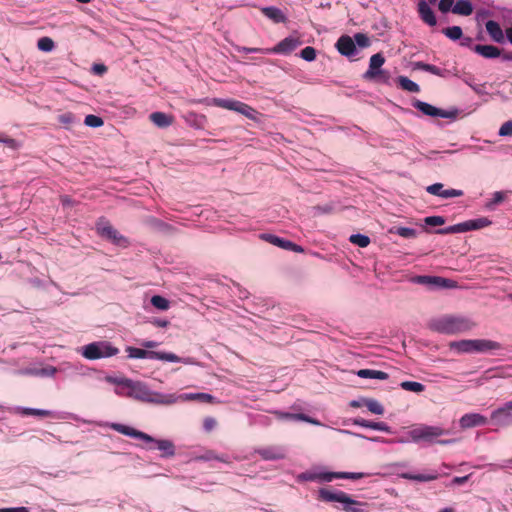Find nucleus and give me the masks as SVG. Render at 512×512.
Wrapping results in <instances>:
<instances>
[{"instance_id":"1a4fd4ad","label":"nucleus","mask_w":512,"mask_h":512,"mask_svg":"<svg viewBox=\"0 0 512 512\" xmlns=\"http://www.w3.org/2000/svg\"><path fill=\"white\" fill-rule=\"evenodd\" d=\"M97 233L105 240L110 241L119 247H126L128 245L127 239L122 236L109 221L101 218L96 223Z\"/></svg>"},{"instance_id":"72a5a7b5","label":"nucleus","mask_w":512,"mask_h":512,"mask_svg":"<svg viewBox=\"0 0 512 512\" xmlns=\"http://www.w3.org/2000/svg\"><path fill=\"white\" fill-rule=\"evenodd\" d=\"M474 51L486 58H494L500 55V50L492 45H476Z\"/></svg>"},{"instance_id":"680f3d73","label":"nucleus","mask_w":512,"mask_h":512,"mask_svg":"<svg viewBox=\"0 0 512 512\" xmlns=\"http://www.w3.org/2000/svg\"><path fill=\"white\" fill-rule=\"evenodd\" d=\"M107 72V66H91L90 73L96 76H102Z\"/></svg>"},{"instance_id":"8fccbe9b","label":"nucleus","mask_w":512,"mask_h":512,"mask_svg":"<svg viewBox=\"0 0 512 512\" xmlns=\"http://www.w3.org/2000/svg\"><path fill=\"white\" fill-rule=\"evenodd\" d=\"M84 123L89 127L98 128L103 125V120L96 115L90 114L85 117Z\"/></svg>"},{"instance_id":"dca6fc26","label":"nucleus","mask_w":512,"mask_h":512,"mask_svg":"<svg viewBox=\"0 0 512 512\" xmlns=\"http://www.w3.org/2000/svg\"><path fill=\"white\" fill-rule=\"evenodd\" d=\"M488 422V418L480 413H466L459 419V426L461 429H470L485 426Z\"/></svg>"},{"instance_id":"338daca9","label":"nucleus","mask_w":512,"mask_h":512,"mask_svg":"<svg viewBox=\"0 0 512 512\" xmlns=\"http://www.w3.org/2000/svg\"><path fill=\"white\" fill-rule=\"evenodd\" d=\"M469 478H470V475H466V476H462V477H454L452 482H453V484H456V485H462L465 482H467Z\"/></svg>"},{"instance_id":"b1692460","label":"nucleus","mask_w":512,"mask_h":512,"mask_svg":"<svg viewBox=\"0 0 512 512\" xmlns=\"http://www.w3.org/2000/svg\"><path fill=\"white\" fill-rule=\"evenodd\" d=\"M423 70L443 77V78H449L452 76H459V71L456 69L455 66H453L451 69H447L445 66H419Z\"/></svg>"},{"instance_id":"09e8293b","label":"nucleus","mask_w":512,"mask_h":512,"mask_svg":"<svg viewBox=\"0 0 512 512\" xmlns=\"http://www.w3.org/2000/svg\"><path fill=\"white\" fill-rule=\"evenodd\" d=\"M37 46L41 51L49 52L53 49L54 42L49 37H42L38 40Z\"/></svg>"},{"instance_id":"ea45409f","label":"nucleus","mask_w":512,"mask_h":512,"mask_svg":"<svg viewBox=\"0 0 512 512\" xmlns=\"http://www.w3.org/2000/svg\"><path fill=\"white\" fill-rule=\"evenodd\" d=\"M400 387L405 391L421 393L425 390V386L420 382L415 381H403L400 383Z\"/></svg>"},{"instance_id":"4d7b16f0","label":"nucleus","mask_w":512,"mask_h":512,"mask_svg":"<svg viewBox=\"0 0 512 512\" xmlns=\"http://www.w3.org/2000/svg\"><path fill=\"white\" fill-rule=\"evenodd\" d=\"M438 281H439L438 282L439 288H456L457 287V283L451 279L439 277Z\"/></svg>"},{"instance_id":"052dcab7","label":"nucleus","mask_w":512,"mask_h":512,"mask_svg":"<svg viewBox=\"0 0 512 512\" xmlns=\"http://www.w3.org/2000/svg\"><path fill=\"white\" fill-rule=\"evenodd\" d=\"M0 142L5 144L7 147H9L10 149H17L18 148V143L15 139L13 138H9V137H0Z\"/></svg>"},{"instance_id":"473e14b6","label":"nucleus","mask_w":512,"mask_h":512,"mask_svg":"<svg viewBox=\"0 0 512 512\" xmlns=\"http://www.w3.org/2000/svg\"><path fill=\"white\" fill-rule=\"evenodd\" d=\"M304 481L330 482L329 472H305L299 476Z\"/></svg>"},{"instance_id":"774afa93","label":"nucleus","mask_w":512,"mask_h":512,"mask_svg":"<svg viewBox=\"0 0 512 512\" xmlns=\"http://www.w3.org/2000/svg\"><path fill=\"white\" fill-rule=\"evenodd\" d=\"M158 345H159L158 342L152 341V340H147V341L142 342V346L145 347L146 350L156 348Z\"/></svg>"},{"instance_id":"4468645a","label":"nucleus","mask_w":512,"mask_h":512,"mask_svg":"<svg viewBox=\"0 0 512 512\" xmlns=\"http://www.w3.org/2000/svg\"><path fill=\"white\" fill-rule=\"evenodd\" d=\"M213 396L208 393H168L167 394V406L173 405L179 402L187 401H200V402H212Z\"/></svg>"},{"instance_id":"39448f33","label":"nucleus","mask_w":512,"mask_h":512,"mask_svg":"<svg viewBox=\"0 0 512 512\" xmlns=\"http://www.w3.org/2000/svg\"><path fill=\"white\" fill-rule=\"evenodd\" d=\"M128 357L131 359H152L171 363H183L185 365H197L198 362L193 357H179L171 352L150 351L128 346L126 347Z\"/></svg>"},{"instance_id":"3c124183","label":"nucleus","mask_w":512,"mask_h":512,"mask_svg":"<svg viewBox=\"0 0 512 512\" xmlns=\"http://www.w3.org/2000/svg\"><path fill=\"white\" fill-rule=\"evenodd\" d=\"M105 380L108 383L116 385L115 393L120 396V392L119 391L121 390L120 389L121 386H123L125 381H128L129 379L128 378H118V377H113V376H106Z\"/></svg>"},{"instance_id":"a211bd4d","label":"nucleus","mask_w":512,"mask_h":512,"mask_svg":"<svg viewBox=\"0 0 512 512\" xmlns=\"http://www.w3.org/2000/svg\"><path fill=\"white\" fill-rule=\"evenodd\" d=\"M263 460H280L284 459L286 456V450L282 446H268L263 448H258L255 450Z\"/></svg>"},{"instance_id":"9d476101","label":"nucleus","mask_w":512,"mask_h":512,"mask_svg":"<svg viewBox=\"0 0 512 512\" xmlns=\"http://www.w3.org/2000/svg\"><path fill=\"white\" fill-rule=\"evenodd\" d=\"M446 433L447 432L441 427L423 425L410 430L408 435L410 441L417 443L419 441L432 442L435 438L445 435Z\"/></svg>"},{"instance_id":"ddd939ff","label":"nucleus","mask_w":512,"mask_h":512,"mask_svg":"<svg viewBox=\"0 0 512 512\" xmlns=\"http://www.w3.org/2000/svg\"><path fill=\"white\" fill-rule=\"evenodd\" d=\"M490 420L493 425L499 428L512 426V401L505 402L493 410Z\"/></svg>"},{"instance_id":"864d4df0","label":"nucleus","mask_w":512,"mask_h":512,"mask_svg":"<svg viewBox=\"0 0 512 512\" xmlns=\"http://www.w3.org/2000/svg\"><path fill=\"white\" fill-rule=\"evenodd\" d=\"M301 57L305 60V61H313L315 59V56H316V50L311 47V46H307L305 47L304 49H302L301 51Z\"/></svg>"},{"instance_id":"9b49d317","label":"nucleus","mask_w":512,"mask_h":512,"mask_svg":"<svg viewBox=\"0 0 512 512\" xmlns=\"http://www.w3.org/2000/svg\"><path fill=\"white\" fill-rule=\"evenodd\" d=\"M413 106L418 109L420 112H422L424 115L431 116V117H440V118H446L454 120L457 118L459 114V110L456 108L449 109V110H443L440 108H437L427 102H423L421 100H416L413 103Z\"/></svg>"},{"instance_id":"603ef678","label":"nucleus","mask_w":512,"mask_h":512,"mask_svg":"<svg viewBox=\"0 0 512 512\" xmlns=\"http://www.w3.org/2000/svg\"><path fill=\"white\" fill-rule=\"evenodd\" d=\"M353 40L355 42V45L358 46L359 48H365L370 45V39L366 34L363 33L355 34Z\"/></svg>"},{"instance_id":"2f4dec72","label":"nucleus","mask_w":512,"mask_h":512,"mask_svg":"<svg viewBox=\"0 0 512 512\" xmlns=\"http://www.w3.org/2000/svg\"><path fill=\"white\" fill-rule=\"evenodd\" d=\"M262 12L275 23H284L286 21L284 13L277 7H265L262 9Z\"/></svg>"},{"instance_id":"6e6d98bb","label":"nucleus","mask_w":512,"mask_h":512,"mask_svg":"<svg viewBox=\"0 0 512 512\" xmlns=\"http://www.w3.org/2000/svg\"><path fill=\"white\" fill-rule=\"evenodd\" d=\"M499 136L506 137L512 136V121L503 123L498 131Z\"/></svg>"},{"instance_id":"2eb2a0df","label":"nucleus","mask_w":512,"mask_h":512,"mask_svg":"<svg viewBox=\"0 0 512 512\" xmlns=\"http://www.w3.org/2000/svg\"><path fill=\"white\" fill-rule=\"evenodd\" d=\"M10 412L15 413V414L26 415V416L52 417L55 419H64V417L62 416L61 413L54 412L51 410H45V409L16 406V407L10 408Z\"/></svg>"},{"instance_id":"de8ad7c7","label":"nucleus","mask_w":512,"mask_h":512,"mask_svg":"<svg viewBox=\"0 0 512 512\" xmlns=\"http://www.w3.org/2000/svg\"><path fill=\"white\" fill-rule=\"evenodd\" d=\"M505 199V193L502 191L494 192L491 200L486 204V207L489 209H493L494 206L502 203Z\"/></svg>"},{"instance_id":"423d86ee","label":"nucleus","mask_w":512,"mask_h":512,"mask_svg":"<svg viewBox=\"0 0 512 512\" xmlns=\"http://www.w3.org/2000/svg\"><path fill=\"white\" fill-rule=\"evenodd\" d=\"M459 354L487 353L500 348L499 343L488 339H463L449 344Z\"/></svg>"},{"instance_id":"aec40b11","label":"nucleus","mask_w":512,"mask_h":512,"mask_svg":"<svg viewBox=\"0 0 512 512\" xmlns=\"http://www.w3.org/2000/svg\"><path fill=\"white\" fill-rule=\"evenodd\" d=\"M273 414L276 415V417L280 420H286V421H304L316 426L322 425L317 419H314L308 415H305L303 413H289V412H282V411H274Z\"/></svg>"},{"instance_id":"c9c22d12","label":"nucleus","mask_w":512,"mask_h":512,"mask_svg":"<svg viewBox=\"0 0 512 512\" xmlns=\"http://www.w3.org/2000/svg\"><path fill=\"white\" fill-rule=\"evenodd\" d=\"M395 81H397L399 86L405 91L411 93H418L420 91L419 85L405 76H399L394 82Z\"/></svg>"},{"instance_id":"5701e85b","label":"nucleus","mask_w":512,"mask_h":512,"mask_svg":"<svg viewBox=\"0 0 512 512\" xmlns=\"http://www.w3.org/2000/svg\"><path fill=\"white\" fill-rule=\"evenodd\" d=\"M418 12L423 22L430 26L436 25V16L430 6L424 0H421L418 3Z\"/></svg>"},{"instance_id":"cd10ccee","label":"nucleus","mask_w":512,"mask_h":512,"mask_svg":"<svg viewBox=\"0 0 512 512\" xmlns=\"http://www.w3.org/2000/svg\"><path fill=\"white\" fill-rule=\"evenodd\" d=\"M491 223H492L491 220H489L488 218L481 217V218H477V219L467 220V221L463 222V225H464L465 232H467V231L479 230V229L488 227L489 225H491Z\"/></svg>"},{"instance_id":"0eeeda50","label":"nucleus","mask_w":512,"mask_h":512,"mask_svg":"<svg viewBox=\"0 0 512 512\" xmlns=\"http://www.w3.org/2000/svg\"><path fill=\"white\" fill-rule=\"evenodd\" d=\"M78 353L87 360H98L117 355L119 349L109 341H95L79 348Z\"/></svg>"},{"instance_id":"bf43d9fd","label":"nucleus","mask_w":512,"mask_h":512,"mask_svg":"<svg viewBox=\"0 0 512 512\" xmlns=\"http://www.w3.org/2000/svg\"><path fill=\"white\" fill-rule=\"evenodd\" d=\"M453 3H454V0H440L439 2V10L442 12V13H446L448 12L451 8H453Z\"/></svg>"},{"instance_id":"a19ab883","label":"nucleus","mask_w":512,"mask_h":512,"mask_svg":"<svg viewBox=\"0 0 512 512\" xmlns=\"http://www.w3.org/2000/svg\"><path fill=\"white\" fill-rule=\"evenodd\" d=\"M390 232L407 239L415 238L417 236V231L409 227H394Z\"/></svg>"},{"instance_id":"7c9ffc66","label":"nucleus","mask_w":512,"mask_h":512,"mask_svg":"<svg viewBox=\"0 0 512 512\" xmlns=\"http://www.w3.org/2000/svg\"><path fill=\"white\" fill-rule=\"evenodd\" d=\"M452 12L457 15L469 16L473 13V6L468 0H458L453 6Z\"/></svg>"},{"instance_id":"393cba45","label":"nucleus","mask_w":512,"mask_h":512,"mask_svg":"<svg viewBox=\"0 0 512 512\" xmlns=\"http://www.w3.org/2000/svg\"><path fill=\"white\" fill-rule=\"evenodd\" d=\"M352 423L357 426H361L364 428H370L377 431H382L386 433L391 432V428L384 422H372L362 418H355L352 420Z\"/></svg>"},{"instance_id":"a878e982","label":"nucleus","mask_w":512,"mask_h":512,"mask_svg":"<svg viewBox=\"0 0 512 512\" xmlns=\"http://www.w3.org/2000/svg\"><path fill=\"white\" fill-rule=\"evenodd\" d=\"M485 27L492 40L498 43L504 42L505 36L499 23L489 20L486 22Z\"/></svg>"},{"instance_id":"69168bd1","label":"nucleus","mask_w":512,"mask_h":512,"mask_svg":"<svg viewBox=\"0 0 512 512\" xmlns=\"http://www.w3.org/2000/svg\"><path fill=\"white\" fill-rule=\"evenodd\" d=\"M59 121L64 124H70L73 122V115L72 114H63L59 117Z\"/></svg>"},{"instance_id":"bb28decb","label":"nucleus","mask_w":512,"mask_h":512,"mask_svg":"<svg viewBox=\"0 0 512 512\" xmlns=\"http://www.w3.org/2000/svg\"><path fill=\"white\" fill-rule=\"evenodd\" d=\"M299 44H300V42L297 39L290 38V37L285 38L284 40H282L281 42H279L276 45V47L273 49V51L276 53L288 54V53L292 52L293 50H295Z\"/></svg>"},{"instance_id":"79ce46f5","label":"nucleus","mask_w":512,"mask_h":512,"mask_svg":"<svg viewBox=\"0 0 512 512\" xmlns=\"http://www.w3.org/2000/svg\"><path fill=\"white\" fill-rule=\"evenodd\" d=\"M151 304L161 311H166L170 308V302L160 295L152 296Z\"/></svg>"},{"instance_id":"58836bf2","label":"nucleus","mask_w":512,"mask_h":512,"mask_svg":"<svg viewBox=\"0 0 512 512\" xmlns=\"http://www.w3.org/2000/svg\"><path fill=\"white\" fill-rule=\"evenodd\" d=\"M363 403L364 406H366L367 409L373 414L382 415L384 413L383 405L375 399L363 398Z\"/></svg>"},{"instance_id":"c756f323","label":"nucleus","mask_w":512,"mask_h":512,"mask_svg":"<svg viewBox=\"0 0 512 512\" xmlns=\"http://www.w3.org/2000/svg\"><path fill=\"white\" fill-rule=\"evenodd\" d=\"M356 375L365 379L386 380L388 378V374L386 372L374 369H360L356 372Z\"/></svg>"},{"instance_id":"6e6552de","label":"nucleus","mask_w":512,"mask_h":512,"mask_svg":"<svg viewBox=\"0 0 512 512\" xmlns=\"http://www.w3.org/2000/svg\"><path fill=\"white\" fill-rule=\"evenodd\" d=\"M204 102L207 105H214L224 109L236 111L249 119H255L257 115V111L255 109H253L252 107L243 102L233 99L212 98L205 99Z\"/></svg>"},{"instance_id":"5fc2aeb1","label":"nucleus","mask_w":512,"mask_h":512,"mask_svg":"<svg viewBox=\"0 0 512 512\" xmlns=\"http://www.w3.org/2000/svg\"><path fill=\"white\" fill-rule=\"evenodd\" d=\"M424 222L429 226H441L445 223V219L442 216H428L424 219Z\"/></svg>"},{"instance_id":"13d9d810","label":"nucleus","mask_w":512,"mask_h":512,"mask_svg":"<svg viewBox=\"0 0 512 512\" xmlns=\"http://www.w3.org/2000/svg\"><path fill=\"white\" fill-rule=\"evenodd\" d=\"M217 425V421L213 417H206L203 421V428L205 431H212Z\"/></svg>"},{"instance_id":"4c0bfd02","label":"nucleus","mask_w":512,"mask_h":512,"mask_svg":"<svg viewBox=\"0 0 512 512\" xmlns=\"http://www.w3.org/2000/svg\"><path fill=\"white\" fill-rule=\"evenodd\" d=\"M329 476L331 482L333 479L358 480L367 476V474L361 472H329Z\"/></svg>"},{"instance_id":"c85d7f7f","label":"nucleus","mask_w":512,"mask_h":512,"mask_svg":"<svg viewBox=\"0 0 512 512\" xmlns=\"http://www.w3.org/2000/svg\"><path fill=\"white\" fill-rule=\"evenodd\" d=\"M260 238L274 246L280 247L282 249L287 250L290 246V241L284 238H280L274 234L263 233L260 235Z\"/></svg>"},{"instance_id":"f8f14e48","label":"nucleus","mask_w":512,"mask_h":512,"mask_svg":"<svg viewBox=\"0 0 512 512\" xmlns=\"http://www.w3.org/2000/svg\"><path fill=\"white\" fill-rule=\"evenodd\" d=\"M363 78L369 82L380 85H392L395 78L392 73L383 66H369L363 74Z\"/></svg>"},{"instance_id":"6ab92c4d","label":"nucleus","mask_w":512,"mask_h":512,"mask_svg":"<svg viewBox=\"0 0 512 512\" xmlns=\"http://www.w3.org/2000/svg\"><path fill=\"white\" fill-rule=\"evenodd\" d=\"M59 371L57 367L46 365L43 367H29L20 371L23 375L35 376L40 378H53Z\"/></svg>"},{"instance_id":"0e129e2a","label":"nucleus","mask_w":512,"mask_h":512,"mask_svg":"<svg viewBox=\"0 0 512 512\" xmlns=\"http://www.w3.org/2000/svg\"><path fill=\"white\" fill-rule=\"evenodd\" d=\"M151 323L157 327H167L169 322L166 319L156 318L151 321Z\"/></svg>"},{"instance_id":"c03bdc74","label":"nucleus","mask_w":512,"mask_h":512,"mask_svg":"<svg viewBox=\"0 0 512 512\" xmlns=\"http://www.w3.org/2000/svg\"><path fill=\"white\" fill-rule=\"evenodd\" d=\"M464 232H465V230H464L463 222L455 224V225H451V226H448L445 228H441L436 231V233L440 234V235L456 234V233H464Z\"/></svg>"},{"instance_id":"a18cd8bd","label":"nucleus","mask_w":512,"mask_h":512,"mask_svg":"<svg viewBox=\"0 0 512 512\" xmlns=\"http://www.w3.org/2000/svg\"><path fill=\"white\" fill-rule=\"evenodd\" d=\"M439 276H417L415 283L438 287Z\"/></svg>"},{"instance_id":"412c9836","label":"nucleus","mask_w":512,"mask_h":512,"mask_svg":"<svg viewBox=\"0 0 512 512\" xmlns=\"http://www.w3.org/2000/svg\"><path fill=\"white\" fill-rule=\"evenodd\" d=\"M59 371L67 373L68 375H82L85 376L92 369L85 367L80 362L64 361L59 366Z\"/></svg>"},{"instance_id":"49530a36","label":"nucleus","mask_w":512,"mask_h":512,"mask_svg":"<svg viewBox=\"0 0 512 512\" xmlns=\"http://www.w3.org/2000/svg\"><path fill=\"white\" fill-rule=\"evenodd\" d=\"M443 33L452 40H458L462 36V29L459 26L445 28Z\"/></svg>"},{"instance_id":"f03ea898","label":"nucleus","mask_w":512,"mask_h":512,"mask_svg":"<svg viewBox=\"0 0 512 512\" xmlns=\"http://www.w3.org/2000/svg\"><path fill=\"white\" fill-rule=\"evenodd\" d=\"M109 427L123 435L140 439L146 443L151 444L149 446V449H158L163 454L164 457H170L175 454V446L172 441L167 439H154L152 436L141 432L139 430H136L135 428H132L130 426L119 424V423H111L109 424Z\"/></svg>"},{"instance_id":"7ed1b4c3","label":"nucleus","mask_w":512,"mask_h":512,"mask_svg":"<svg viewBox=\"0 0 512 512\" xmlns=\"http://www.w3.org/2000/svg\"><path fill=\"white\" fill-rule=\"evenodd\" d=\"M430 328L442 334H459L472 330L476 324L468 317L444 315L431 320Z\"/></svg>"},{"instance_id":"e433bc0d","label":"nucleus","mask_w":512,"mask_h":512,"mask_svg":"<svg viewBox=\"0 0 512 512\" xmlns=\"http://www.w3.org/2000/svg\"><path fill=\"white\" fill-rule=\"evenodd\" d=\"M400 476L404 479L418 481V482H429V481H433L438 478L437 473H429V474L402 473Z\"/></svg>"},{"instance_id":"e2e57ef3","label":"nucleus","mask_w":512,"mask_h":512,"mask_svg":"<svg viewBox=\"0 0 512 512\" xmlns=\"http://www.w3.org/2000/svg\"><path fill=\"white\" fill-rule=\"evenodd\" d=\"M385 61L384 57L382 54L380 53H376L374 54L371 58H370V62L369 64H383Z\"/></svg>"},{"instance_id":"4be33fe9","label":"nucleus","mask_w":512,"mask_h":512,"mask_svg":"<svg viewBox=\"0 0 512 512\" xmlns=\"http://www.w3.org/2000/svg\"><path fill=\"white\" fill-rule=\"evenodd\" d=\"M336 47L342 55L353 56L357 52V47L353 38L348 35L341 36L336 43Z\"/></svg>"},{"instance_id":"f704fd0d","label":"nucleus","mask_w":512,"mask_h":512,"mask_svg":"<svg viewBox=\"0 0 512 512\" xmlns=\"http://www.w3.org/2000/svg\"><path fill=\"white\" fill-rule=\"evenodd\" d=\"M150 120L158 127L164 128L172 123V117L163 112H154L150 114Z\"/></svg>"},{"instance_id":"f3484780","label":"nucleus","mask_w":512,"mask_h":512,"mask_svg":"<svg viewBox=\"0 0 512 512\" xmlns=\"http://www.w3.org/2000/svg\"><path fill=\"white\" fill-rule=\"evenodd\" d=\"M426 191L443 199L460 197L463 195V191L459 189H444V185L442 183H434L426 187Z\"/></svg>"},{"instance_id":"f257e3e1","label":"nucleus","mask_w":512,"mask_h":512,"mask_svg":"<svg viewBox=\"0 0 512 512\" xmlns=\"http://www.w3.org/2000/svg\"><path fill=\"white\" fill-rule=\"evenodd\" d=\"M120 396L129 397L137 401L167 406V394L150 389L148 384L129 379L120 388Z\"/></svg>"},{"instance_id":"20e7f679","label":"nucleus","mask_w":512,"mask_h":512,"mask_svg":"<svg viewBox=\"0 0 512 512\" xmlns=\"http://www.w3.org/2000/svg\"><path fill=\"white\" fill-rule=\"evenodd\" d=\"M318 498L323 502L341 504L345 512H366V503L353 499L341 490L320 488L318 490Z\"/></svg>"},{"instance_id":"37998d69","label":"nucleus","mask_w":512,"mask_h":512,"mask_svg":"<svg viewBox=\"0 0 512 512\" xmlns=\"http://www.w3.org/2000/svg\"><path fill=\"white\" fill-rule=\"evenodd\" d=\"M349 241L354 244V245H357L361 248H365L367 247L369 244H370V238L366 235H363V234H352L350 237H349Z\"/></svg>"}]
</instances>
